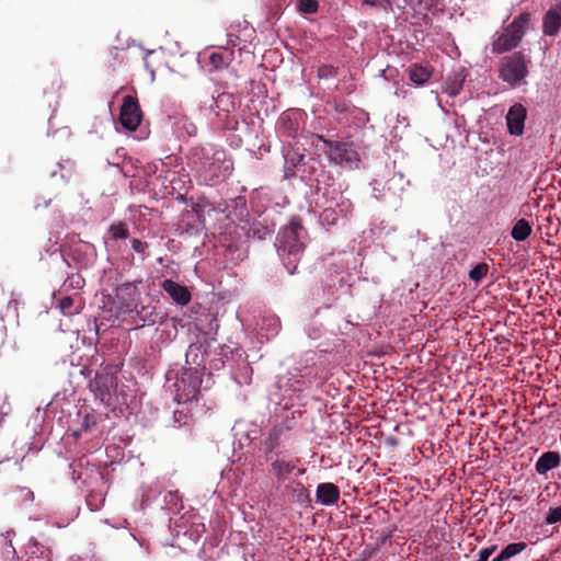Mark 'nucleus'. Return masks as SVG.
I'll return each instance as SVG.
<instances>
[{
	"label": "nucleus",
	"instance_id": "nucleus-43",
	"mask_svg": "<svg viewBox=\"0 0 561 561\" xmlns=\"http://www.w3.org/2000/svg\"><path fill=\"white\" fill-rule=\"evenodd\" d=\"M227 37L229 45H231L232 47L238 45L239 37L236 34H233L231 30L227 33Z\"/></svg>",
	"mask_w": 561,
	"mask_h": 561
},
{
	"label": "nucleus",
	"instance_id": "nucleus-7",
	"mask_svg": "<svg viewBox=\"0 0 561 561\" xmlns=\"http://www.w3.org/2000/svg\"><path fill=\"white\" fill-rule=\"evenodd\" d=\"M119 121L122 126L130 131L137 129L141 122V112L137 100L131 95L123 98L121 106Z\"/></svg>",
	"mask_w": 561,
	"mask_h": 561
},
{
	"label": "nucleus",
	"instance_id": "nucleus-2",
	"mask_svg": "<svg viewBox=\"0 0 561 561\" xmlns=\"http://www.w3.org/2000/svg\"><path fill=\"white\" fill-rule=\"evenodd\" d=\"M305 239L306 231L298 218H293L277 234L275 243L277 253L289 274L296 272L306 245Z\"/></svg>",
	"mask_w": 561,
	"mask_h": 561
},
{
	"label": "nucleus",
	"instance_id": "nucleus-17",
	"mask_svg": "<svg viewBox=\"0 0 561 561\" xmlns=\"http://www.w3.org/2000/svg\"><path fill=\"white\" fill-rule=\"evenodd\" d=\"M316 497L317 502L320 504L331 506L337 503L340 499V490L331 482L320 483L317 486Z\"/></svg>",
	"mask_w": 561,
	"mask_h": 561
},
{
	"label": "nucleus",
	"instance_id": "nucleus-36",
	"mask_svg": "<svg viewBox=\"0 0 561 561\" xmlns=\"http://www.w3.org/2000/svg\"><path fill=\"white\" fill-rule=\"evenodd\" d=\"M546 524L552 525L561 522V506L558 507H550L546 518Z\"/></svg>",
	"mask_w": 561,
	"mask_h": 561
},
{
	"label": "nucleus",
	"instance_id": "nucleus-6",
	"mask_svg": "<svg viewBox=\"0 0 561 561\" xmlns=\"http://www.w3.org/2000/svg\"><path fill=\"white\" fill-rule=\"evenodd\" d=\"M202 386V375L196 368L185 369L176 380L175 400L178 403H190L198 399Z\"/></svg>",
	"mask_w": 561,
	"mask_h": 561
},
{
	"label": "nucleus",
	"instance_id": "nucleus-13",
	"mask_svg": "<svg viewBox=\"0 0 561 561\" xmlns=\"http://www.w3.org/2000/svg\"><path fill=\"white\" fill-rule=\"evenodd\" d=\"M139 296L140 294L135 283H124L116 288V297L121 306L129 311L136 308Z\"/></svg>",
	"mask_w": 561,
	"mask_h": 561
},
{
	"label": "nucleus",
	"instance_id": "nucleus-23",
	"mask_svg": "<svg viewBox=\"0 0 561 561\" xmlns=\"http://www.w3.org/2000/svg\"><path fill=\"white\" fill-rule=\"evenodd\" d=\"M465 79L466 76L463 73V70L457 71L453 76H449L445 81V91L450 96H456L457 94H459Z\"/></svg>",
	"mask_w": 561,
	"mask_h": 561
},
{
	"label": "nucleus",
	"instance_id": "nucleus-30",
	"mask_svg": "<svg viewBox=\"0 0 561 561\" xmlns=\"http://www.w3.org/2000/svg\"><path fill=\"white\" fill-rule=\"evenodd\" d=\"M527 548V543L524 541L513 542L507 545L502 549L503 554L506 560L514 558L515 556L522 553Z\"/></svg>",
	"mask_w": 561,
	"mask_h": 561
},
{
	"label": "nucleus",
	"instance_id": "nucleus-39",
	"mask_svg": "<svg viewBox=\"0 0 561 561\" xmlns=\"http://www.w3.org/2000/svg\"><path fill=\"white\" fill-rule=\"evenodd\" d=\"M199 348H201V346L190 345L187 353H186V362L187 363H190V357L194 356V358L192 360L193 364H196L197 366L203 364V360H197V357H198L197 353H198Z\"/></svg>",
	"mask_w": 561,
	"mask_h": 561
},
{
	"label": "nucleus",
	"instance_id": "nucleus-9",
	"mask_svg": "<svg viewBox=\"0 0 561 561\" xmlns=\"http://www.w3.org/2000/svg\"><path fill=\"white\" fill-rule=\"evenodd\" d=\"M561 31V1L551 4L542 18V33L554 37Z\"/></svg>",
	"mask_w": 561,
	"mask_h": 561
},
{
	"label": "nucleus",
	"instance_id": "nucleus-38",
	"mask_svg": "<svg viewBox=\"0 0 561 561\" xmlns=\"http://www.w3.org/2000/svg\"><path fill=\"white\" fill-rule=\"evenodd\" d=\"M496 545H492L490 547L481 549L478 553V559L476 561H488L489 558L496 551Z\"/></svg>",
	"mask_w": 561,
	"mask_h": 561
},
{
	"label": "nucleus",
	"instance_id": "nucleus-18",
	"mask_svg": "<svg viewBox=\"0 0 561 561\" xmlns=\"http://www.w3.org/2000/svg\"><path fill=\"white\" fill-rule=\"evenodd\" d=\"M284 427L273 426L263 439V447L266 454V460H272V454L280 446Z\"/></svg>",
	"mask_w": 561,
	"mask_h": 561
},
{
	"label": "nucleus",
	"instance_id": "nucleus-27",
	"mask_svg": "<svg viewBox=\"0 0 561 561\" xmlns=\"http://www.w3.org/2000/svg\"><path fill=\"white\" fill-rule=\"evenodd\" d=\"M170 511H179L182 508V501L179 491H169L164 494V506Z\"/></svg>",
	"mask_w": 561,
	"mask_h": 561
},
{
	"label": "nucleus",
	"instance_id": "nucleus-16",
	"mask_svg": "<svg viewBox=\"0 0 561 561\" xmlns=\"http://www.w3.org/2000/svg\"><path fill=\"white\" fill-rule=\"evenodd\" d=\"M299 112L286 111L278 119V130L286 137H295L300 128Z\"/></svg>",
	"mask_w": 561,
	"mask_h": 561
},
{
	"label": "nucleus",
	"instance_id": "nucleus-28",
	"mask_svg": "<svg viewBox=\"0 0 561 561\" xmlns=\"http://www.w3.org/2000/svg\"><path fill=\"white\" fill-rule=\"evenodd\" d=\"M12 536H14V531L12 529L7 530L4 534L1 535V545H2V551L5 557L12 556V559L15 558V548L12 543Z\"/></svg>",
	"mask_w": 561,
	"mask_h": 561
},
{
	"label": "nucleus",
	"instance_id": "nucleus-20",
	"mask_svg": "<svg viewBox=\"0 0 561 561\" xmlns=\"http://www.w3.org/2000/svg\"><path fill=\"white\" fill-rule=\"evenodd\" d=\"M26 561H50L49 551L35 538H31L26 546Z\"/></svg>",
	"mask_w": 561,
	"mask_h": 561
},
{
	"label": "nucleus",
	"instance_id": "nucleus-35",
	"mask_svg": "<svg viewBox=\"0 0 561 561\" xmlns=\"http://www.w3.org/2000/svg\"><path fill=\"white\" fill-rule=\"evenodd\" d=\"M73 307V298L70 296L62 297L58 301V308L60 309L61 313L65 316L73 314L75 311L72 310Z\"/></svg>",
	"mask_w": 561,
	"mask_h": 561
},
{
	"label": "nucleus",
	"instance_id": "nucleus-45",
	"mask_svg": "<svg viewBox=\"0 0 561 561\" xmlns=\"http://www.w3.org/2000/svg\"><path fill=\"white\" fill-rule=\"evenodd\" d=\"M492 561H506V558L505 556L503 554V552L501 551L496 557H494L492 559Z\"/></svg>",
	"mask_w": 561,
	"mask_h": 561
},
{
	"label": "nucleus",
	"instance_id": "nucleus-46",
	"mask_svg": "<svg viewBox=\"0 0 561 561\" xmlns=\"http://www.w3.org/2000/svg\"><path fill=\"white\" fill-rule=\"evenodd\" d=\"M272 321H273V323H274V325H275V329L277 330V328L279 327L278 321H277V320H275V319H272Z\"/></svg>",
	"mask_w": 561,
	"mask_h": 561
},
{
	"label": "nucleus",
	"instance_id": "nucleus-14",
	"mask_svg": "<svg viewBox=\"0 0 561 561\" xmlns=\"http://www.w3.org/2000/svg\"><path fill=\"white\" fill-rule=\"evenodd\" d=\"M283 157H284V173L285 178L289 179L295 175V169L298 164L304 160L305 156L299 151V149H296L291 144H286L283 146L282 149Z\"/></svg>",
	"mask_w": 561,
	"mask_h": 561
},
{
	"label": "nucleus",
	"instance_id": "nucleus-12",
	"mask_svg": "<svg viewBox=\"0 0 561 561\" xmlns=\"http://www.w3.org/2000/svg\"><path fill=\"white\" fill-rule=\"evenodd\" d=\"M178 527L184 528V535L188 536V538L195 542L198 541L206 531L205 524L195 514L182 516Z\"/></svg>",
	"mask_w": 561,
	"mask_h": 561
},
{
	"label": "nucleus",
	"instance_id": "nucleus-32",
	"mask_svg": "<svg viewBox=\"0 0 561 561\" xmlns=\"http://www.w3.org/2000/svg\"><path fill=\"white\" fill-rule=\"evenodd\" d=\"M108 232L111 234V238L114 240L127 239L129 236L128 228H127L126 224H124V222H118V224L112 225L108 229Z\"/></svg>",
	"mask_w": 561,
	"mask_h": 561
},
{
	"label": "nucleus",
	"instance_id": "nucleus-31",
	"mask_svg": "<svg viewBox=\"0 0 561 561\" xmlns=\"http://www.w3.org/2000/svg\"><path fill=\"white\" fill-rule=\"evenodd\" d=\"M83 284L84 280L79 274H71L65 279L61 290L81 289Z\"/></svg>",
	"mask_w": 561,
	"mask_h": 561
},
{
	"label": "nucleus",
	"instance_id": "nucleus-44",
	"mask_svg": "<svg viewBox=\"0 0 561 561\" xmlns=\"http://www.w3.org/2000/svg\"><path fill=\"white\" fill-rule=\"evenodd\" d=\"M377 4H378V0H363V5L376 7Z\"/></svg>",
	"mask_w": 561,
	"mask_h": 561
},
{
	"label": "nucleus",
	"instance_id": "nucleus-1",
	"mask_svg": "<svg viewBox=\"0 0 561 561\" xmlns=\"http://www.w3.org/2000/svg\"><path fill=\"white\" fill-rule=\"evenodd\" d=\"M187 165L199 184L216 185L225 181L233 170V162L225 149L215 145L193 147Z\"/></svg>",
	"mask_w": 561,
	"mask_h": 561
},
{
	"label": "nucleus",
	"instance_id": "nucleus-41",
	"mask_svg": "<svg viewBox=\"0 0 561 561\" xmlns=\"http://www.w3.org/2000/svg\"><path fill=\"white\" fill-rule=\"evenodd\" d=\"M178 125H181L185 129L187 136L192 137L196 135L197 128L193 123L184 119L179 122Z\"/></svg>",
	"mask_w": 561,
	"mask_h": 561
},
{
	"label": "nucleus",
	"instance_id": "nucleus-33",
	"mask_svg": "<svg viewBox=\"0 0 561 561\" xmlns=\"http://www.w3.org/2000/svg\"><path fill=\"white\" fill-rule=\"evenodd\" d=\"M488 271L489 266L485 263H480L470 270L469 277L474 282H480L486 276Z\"/></svg>",
	"mask_w": 561,
	"mask_h": 561
},
{
	"label": "nucleus",
	"instance_id": "nucleus-15",
	"mask_svg": "<svg viewBox=\"0 0 561 561\" xmlns=\"http://www.w3.org/2000/svg\"><path fill=\"white\" fill-rule=\"evenodd\" d=\"M162 288L175 304L185 306L191 301V293L187 287L172 279H164Z\"/></svg>",
	"mask_w": 561,
	"mask_h": 561
},
{
	"label": "nucleus",
	"instance_id": "nucleus-26",
	"mask_svg": "<svg viewBox=\"0 0 561 561\" xmlns=\"http://www.w3.org/2000/svg\"><path fill=\"white\" fill-rule=\"evenodd\" d=\"M161 494V486L159 483H152L142 488L140 508L150 506L157 497Z\"/></svg>",
	"mask_w": 561,
	"mask_h": 561
},
{
	"label": "nucleus",
	"instance_id": "nucleus-4",
	"mask_svg": "<svg viewBox=\"0 0 561 561\" xmlns=\"http://www.w3.org/2000/svg\"><path fill=\"white\" fill-rule=\"evenodd\" d=\"M318 139L323 142L330 162L350 170L358 168L360 159L353 144L329 140L323 136H318Z\"/></svg>",
	"mask_w": 561,
	"mask_h": 561
},
{
	"label": "nucleus",
	"instance_id": "nucleus-19",
	"mask_svg": "<svg viewBox=\"0 0 561 561\" xmlns=\"http://www.w3.org/2000/svg\"><path fill=\"white\" fill-rule=\"evenodd\" d=\"M561 457L557 451L543 453L536 461L535 469L538 474H546L548 471L559 467Z\"/></svg>",
	"mask_w": 561,
	"mask_h": 561
},
{
	"label": "nucleus",
	"instance_id": "nucleus-21",
	"mask_svg": "<svg viewBox=\"0 0 561 561\" xmlns=\"http://www.w3.org/2000/svg\"><path fill=\"white\" fill-rule=\"evenodd\" d=\"M431 76H432V68L427 65L414 64L410 67V70H409L410 80L417 85L425 84L430 80Z\"/></svg>",
	"mask_w": 561,
	"mask_h": 561
},
{
	"label": "nucleus",
	"instance_id": "nucleus-29",
	"mask_svg": "<svg viewBox=\"0 0 561 561\" xmlns=\"http://www.w3.org/2000/svg\"><path fill=\"white\" fill-rule=\"evenodd\" d=\"M192 423V415L188 414L186 409H178L173 412V426H190Z\"/></svg>",
	"mask_w": 561,
	"mask_h": 561
},
{
	"label": "nucleus",
	"instance_id": "nucleus-11",
	"mask_svg": "<svg viewBox=\"0 0 561 561\" xmlns=\"http://www.w3.org/2000/svg\"><path fill=\"white\" fill-rule=\"evenodd\" d=\"M229 105L233 107L227 93H221L217 98L210 99L209 110L215 114L216 124L224 128H227V114L230 112Z\"/></svg>",
	"mask_w": 561,
	"mask_h": 561
},
{
	"label": "nucleus",
	"instance_id": "nucleus-5",
	"mask_svg": "<svg viewBox=\"0 0 561 561\" xmlns=\"http://www.w3.org/2000/svg\"><path fill=\"white\" fill-rule=\"evenodd\" d=\"M529 60L519 51L506 56L501 61L500 78L515 88L528 76Z\"/></svg>",
	"mask_w": 561,
	"mask_h": 561
},
{
	"label": "nucleus",
	"instance_id": "nucleus-25",
	"mask_svg": "<svg viewBox=\"0 0 561 561\" xmlns=\"http://www.w3.org/2000/svg\"><path fill=\"white\" fill-rule=\"evenodd\" d=\"M133 310L136 311V317L138 321L141 322V325H152L158 320V313L152 306H141V308L138 309L136 305V308H133Z\"/></svg>",
	"mask_w": 561,
	"mask_h": 561
},
{
	"label": "nucleus",
	"instance_id": "nucleus-10",
	"mask_svg": "<svg viewBox=\"0 0 561 561\" xmlns=\"http://www.w3.org/2000/svg\"><path fill=\"white\" fill-rule=\"evenodd\" d=\"M527 111L524 105L515 103L508 108L506 114L507 129L511 135L520 136L524 133Z\"/></svg>",
	"mask_w": 561,
	"mask_h": 561
},
{
	"label": "nucleus",
	"instance_id": "nucleus-22",
	"mask_svg": "<svg viewBox=\"0 0 561 561\" xmlns=\"http://www.w3.org/2000/svg\"><path fill=\"white\" fill-rule=\"evenodd\" d=\"M204 60L208 59L209 71L219 70L228 66L231 59V53L227 51V54L220 51H209L205 53L203 56Z\"/></svg>",
	"mask_w": 561,
	"mask_h": 561
},
{
	"label": "nucleus",
	"instance_id": "nucleus-8",
	"mask_svg": "<svg viewBox=\"0 0 561 561\" xmlns=\"http://www.w3.org/2000/svg\"><path fill=\"white\" fill-rule=\"evenodd\" d=\"M268 461L271 462V471L276 478L278 486L285 485V488L288 489L286 482L289 481L293 476H300L305 472V470L297 468L298 460L272 458V460Z\"/></svg>",
	"mask_w": 561,
	"mask_h": 561
},
{
	"label": "nucleus",
	"instance_id": "nucleus-37",
	"mask_svg": "<svg viewBox=\"0 0 561 561\" xmlns=\"http://www.w3.org/2000/svg\"><path fill=\"white\" fill-rule=\"evenodd\" d=\"M96 425V419L94 415L87 414L82 421L81 428L78 432H75L73 434L76 436L80 435L82 432L90 431L93 426Z\"/></svg>",
	"mask_w": 561,
	"mask_h": 561
},
{
	"label": "nucleus",
	"instance_id": "nucleus-42",
	"mask_svg": "<svg viewBox=\"0 0 561 561\" xmlns=\"http://www.w3.org/2000/svg\"><path fill=\"white\" fill-rule=\"evenodd\" d=\"M337 206L340 207V211L344 214H347L352 210V203L350 199L343 201Z\"/></svg>",
	"mask_w": 561,
	"mask_h": 561
},
{
	"label": "nucleus",
	"instance_id": "nucleus-34",
	"mask_svg": "<svg viewBox=\"0 0 561 561\" xmlns=\"http://www.w3.org/2000/svg\"><path fill=\"white\" fill-rule=\"evenodd\" d=\"M319 3L317 0H299L298 9L306 14H312L318 11Z\"/></svg>",
	"mask_w": 561,
	"mask_h": 561
},
{
	"label": "nucleus",
	"instance_id": "nucleus-40",
	"mask_svg": "<svg viewBox=\"0 0 561 561\" xmlns=\"http://www.w3.org/2000/svg\"><path fill=\"white\" fill-rule=\"evenodd\" d=\"M131 248L135 252H137L139 254H145V252L148 248V243L145 241H141L139 239H134L131 241Z\"/></svg>",
	"mask_w": 561,
	"mask_h": 561
},
{
	"label": "nucleus",
	"instance_id": "nucleus-3",
	"mask_svg": "<svg viewBox=\"0 0 561 561\" xmlns=\"http://www.w3.org/2000/svg\"><path fill=\"white\" fill-rule=\"evenodd\" d=\"M529 21V13H520L502 32L494 33L491 43L492 53L500 55L516 48L526 34Z\"/></svg>",
	"mask_w": 561,
	"mask_h": 561
},
{
	"label": "nucleus",
	"instance_id": "nucleus-24",
	"mask_svg": "<svg viewBox=\"0 0 561 561\" xmlns=\"http://www.w3.org/2000/svg\"><path fill=\"white\" fill-rule=\"evenodd\" d=\"M533 228L528 220L525 218L518 219L511 231V236L514 240L520 242L525 241L531 234Z\"/></svg>",
	"mask_w": 561,
	"mask_h": 561
}]
</instances>
